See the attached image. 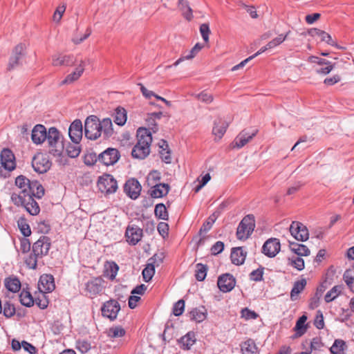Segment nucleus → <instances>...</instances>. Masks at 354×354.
<instances>
[{
	"mask_svg": "<svg viewBox=\"0 0 354 354\" xmlns=\"http://www.w3.org/2000/svg\"><path fill=\"white\" fill-rule=\"evenodd\" d=\"M264 268L260 266L250 274V279L254 281H261L263 280Z\"/></svg>",
	"mask_w": 354,
	"mask_h": 354,
	"instance_id": "e2e57ef3",
	"label": "nucleus"
},
{
	"mask_svg": "<svg viewBox=\"0 0 354 354\" xmlns=\"http://www.w3.org/2000/svg\"><path fill=\"white\" fill-rule=\"evenodd\" d=\"M114 122L118 126L122 127L125 124L127 120V112L122 106H118L113 115Z\"/></svg>",
	"mask_w": 354,
	"mask_h": 354,
	"instance_id": "2f4dec72",
	"label": "nucleus"
},
{
	"mask_svg": "<svg viewBox=\"0 0 354 354\" xmlns=\"http://www.w3.org/2000/svg\"><path fill=\"white\" fill-rule=\"evenodd\" d=\"M159 148H160V158L166 163H169L171 162V156H170V151L168 149V144L167 142L164 140H161L160 142L158 144Z\"/></svg>",
	"mask_w": 354,
	"mask_h": 354,
	"instance_id": "58836bf2",
	"label": "nucleus"
},
{
	"mask_svg": "<svg viewBox=\"0 0 354 354\" xmlns=\"http://www.w3.org/2000/svg\"><path fill=\"white\" fill-rule=\"evenodd\" d=\"M100 310L104 317L113 322L117 319L120 305L117 300L111 299L103 303Z\"/></svg>",
	"mask_w": 354,
	"mask_h": 354,
	"instance_id": "39448f33",
	"label": "nucleus"
},
{
	"mask_svg": "<svg viewBox=\"0 0 354 354\" xmlns=\"http://www.w3.org/2000/svg\"><path fill=\"white\" fill-rule=\"evenodd\" d=\"M228 126L229 124L222 118L216 119L212 128V133L215 136V139H221L224 136Z\"/></svg>",
	"mask_w": 354,
	"mask_h": 354,
	"instance_id": "5701e85b",
	"label": "nucleus"
},
{
	"mask_svg": "<svg viewBox=\"0 0 354 354\" xmlns=\"http://www.w3.org/2000/svg\"><path fill=\"white\" fill-rule=\"evenodd\" d=\"M306 286V280L301 279L294 283L293 287L290 292V299L292 301H295L299 297V294L301 292Z\"/></svg>",
	"mask_w": 354,
	"mask_h": 354,
	"instance_id": "72a5a7b5",
	"label": "nucleus"
},
{
	"mask_svg": "<svg viewBox=\"0 0 354 354\" xmlns=\"http://www.w3.org/2000/svg\"><path fill=\"white\" fill-rule=\"evenodd\" d=\"M291 235L297 241H305L308 239V230L305 225L299 221H292L290 226Z\"/></svg>",
	"mask_w": 354,
	"mask_h": 354,
	"instance_id": "1a4fd4ad",
	"label": "nucleus"
},
{
	"mask_svg": "<svg viewBox=\"0 0 354 354\" xmlns=\"http://www.w3.org/2000/svg\"><path fill=\"white\" fill-rule=\"evenodd\" d=\"M45 193L44 188L37 180H32L28 189L21 191L22 194H26L28 196L41 198Z\"/></svg>",
	"mask_w": 354,
	"mask_h": 354,
	"instance_id": "aec40b11",
	"label": "nucleus"
},
{
	"mask_svg": "<svg viewBox=\"0 0 354 354\" xmlns=\"http://www.w3.org/2000/svg\"><path fill=\"white\" fill-rule=\"evenodd\" d=\"M125 236L129 244L135 245L142 237V230L136 225L128 226L126 230Z\"/></svg>",
	"mask_w": 354,
	"mask_h": 354,
	"instance_id": "a211bd4d",
	"label": "nucleus"
},
{
	"mask_svg": "<svg viewBox=\"0 0 354 354\" xmlns=\"http://www.w3.org/2000/svg\"><path fill=\"white\" fill-rule=\"evenodd\" d=\"M49 147V153L55 157L62 155L64 149L63 137L56 127L48 129L46 139Z\"/></svg>",
	"mask_w": 354,
	"mask_h": 354,
	"instance_id": "f03ea898",
	"label": "nucleus"
},
{
	"mask_svg": "<svg viewBox=\"0 0 354 354\" xmlns=\"http://www.w3.org/2000/svg\"><path fill=\"white\" fill-rule=\"evenodd\" d=\"M104 281L101 277H95L85 283L86 295L93 298L100 294L103 289Z\"/></svg>",
	"mask_w": 354,
	"mask_h": 354,
	"instance_id": "9b49d317",
	"label": "nucleus"
},
{
	"mask_svg": "<svg viewBox=\"0 0 354 354\" xmlns=\"http://www.w3.org/2000/svg\"><path fill=\"white\" fill-rule=\"evenodd\" d=\"M179 10L183 17L187 21L192 20L193 10L191 8L189 1L187 0H178Z\"/></svg>",
	"mask_w": 354,
	"mask_h": 354,
	"instance_id": "c756f323",
	"label": "nucleus"
},
{
	"mask_svg": "<svg viewBox=\"0 0 354 354\" xmlns=\"http://www.w3.org/2000/svg\"><path fill=\"white\" fill-rule=\"evenodd\" d=\"M24 207L26 208V211L32 216L39 214L40 212L38 203L34 200L33 197H31V195L26 198V204L24 205Z\"/></svg>",
	"mask_w": 354,
	"mask_h": 354,
	"instance_id": "c9c22d12",
	"label": "nucleus"
},
{
	"mask_svg": "<svg viewBox=\"0 0 354 354\" xmlns=\"http://www.w3.org/2000/svg\"><path fill=\"white\" fill-rule=\"evenodd\" d=\"M308 33L313 37H319L321 41H325L328 45H336V42L332 39L331 36L324 30L314 28L308 30Z\"/></svg>",
	"mask_w": 354,
	"mask_h": 354,
	"instance_id": "bb28decb",
	"label": "nucleus"
},
{
	"mask_svg": "<svg viewBox=\"0 0 354 354\" xmlns=\"http://www.w3.org/2000/svg\"><path fill=\"white\" fill-rule=\"evenodd\" d=\"M289 247L290 250L298 257H307L310 254V251L308 247L303 244L289 242Z\"/></svg>",
	"mask_w": 354,
	"mask_h": 354,
	"instance_id": "473e14b6",
	"label": "nucleus"
},
{
	"mask_svg": "<svg viewBox=\"0 0 354 354\" xmlns=\"http://www.w3.org/2000/svg\"><path fill=\"white\" fill-rule=\"evenodd\" d=\"M97 161H98V155H97L94 152L87 153L84 156V163L86 165H93Z\"/></svg>",
	"mask_w": 354,
	"mask_h": 354,
	"instance_id": "774afa93",
	"label": "nucleus"
},
{
	"mask_svg": "<svg viewBox=\"0 0 354 354\" xmlns=\"http://www.w3.org/2000/svg\"><path fill=\"white\" fill-rule=\"evenodd\" d=\"M203 48V46L197 43L190 50H189V55H183V57L178 58V64L185 59H192Z\"/></svg>",
	"mask_w": 354,
	"mask_h": 354,
	"instance_id": "5fc2aeb1",
	"label": "nucleus"
},
{
	"mask_svg": "<svg viewBox=\"0 0 354 354\" xmlns=\"http://www.w3.org/2000/svg\"><path fill=\"white\" fill-rule=\"evenodd\" d=\"M342 290V286H335L325 295L324 300L326 303L333 301L339 296Z\"/></svg>",
	"mask_w": 354,
	"mask_h": 354,
	"instance_id": "49530a36",
	"label": "nucleus"
},
{
	"mask_svg": "<svg viewBox=\"0 0 354 354\" xmlns=\"http://www.w3.org/2000/svg\"><path fill=\"white\" fill-rule=\"evenodd\" d=\"M196 337L194 332H188L185 336L181 337L180 340H178V343L180 344L182 348L188 350L195 343Z\"/></svg>",
	"mask_w": 354,
	"mask_h": 354,
	"instance_id": "e433bc0d",
	"label": "nucleus"
},
{
	"mask_svg": "<svg viewBox=\"0 0 354 354\" xmlns=\"http://www.w3.org/2000/svg\"><path fill=\"white\" fill-rule=\"evenodd\" d=\"M207 266L203 263L196 265L195 277L198 281H203L207 275Z\"/></svg>",
	"mask_w": 354,
	"mask_h": 354,
	"instance_id": "09e8293b",
	"label": "nucleus"
},
{
	"mask_svg": "<svg viewBox=\"0 0 354 354\" xmlns=\"http://www.w3.org/2000/svg\"><path fill=\"white\" fill-rule=\"evenodd\" d=\"M162 115V113L161 111H155L147 114V118L146 119V121L148 122L149 126H151V129L154 133L158 131V126L155 122V120L160 119Z\"/></svg>",
	"mask_w": 354,
	"mask_h": 354,
	"instance_id": "79ce46f5",
	"label": "nucleus"
},
{
	"mask_svg": "<svg viewBox=\"0 0 354 354\" xmlns=\"http://www.w3.org/2000/svg\"><path fill=\"white\" fill-rule=\"evenodd\" d=\"M346 348V343L342 339H335L332 346L330 348L331 354H344L343 351Z\"/></svg>",
	"mask_w": 354,
	"mask_h": 354,
	"instance_id": "de8ad7c7",
	"label": "nucleus"
},
{
	"mask_svg": "<svg viewBox=\"0 0 354 354\" xmlns=\"http://www.w3.org/2000/svg\"><path fill=\"white\" fill-rule=\"evenodd\" d=\"M26 197H28L26 194L21 195L13 193L11 196V201L17 206H24L26 202Z\"/></svg>",
	"mask_w": 354,
	"mask_h": 354,
	"instance_id": "052dcab7",
	"label": "nucleus"
},
{
	"mask_svg": "<svg viewBox=\"0 0 354 354\" xmlns=\"http://www.w3.org/2000/svg\"><path fill=\"white\" fill-rule=\"evenodd\" d=\"M190 319L197 322H201L205 319L207 317L206 310L203 308L202 309L194 308L189 313Z\"/></svg>",
	"mask_w": 354,
	"mask_h": 354,
	"instance_id": "37998d69",
	"label": "nucleus"
},
{
	"mask_svg": "<svg viewBox=\"0 0 354 354\" xmlns=\"http://www.w3.org/2000/svg\"><path fill=\"white\" fill-rule=\"evenodd\" d=\"M257 130H254L250 133L246 129L241 131L233 141L232 144V147L238 149L242 148L257 135Z\"/></svg>",
	"mask_w": 354,
	"mask_h": 354,
	"instance_id": "2eb2a0df",
	"label": "nucleus"
},
{
	"mask_svg": "<svg viewBox=\"0 0 354 354\" xmlns=\"http://www.w3.org/2000/svg\"><path fill=\"white\" fill-rule=\"evenodd\" d=\"M4 285L8 290L14 293L18 292L21 289V282L14 275L6 277L4 280Z\"/></svg>",
	"mask_w": 354,
	"mask_h": 354,
	"instance_id": "7c9ffc66",
	"label": "nucleus"
},
{
	"mask_svg": "<svg viewBox=\"0 0 354 354\" xmlns=\"http://www.w3.org/2000/svg\"><path fill=\"white\" fill-rule=\"evenodd\" d=\"M38 286L41 292H51L55 288L53 276L47 274L41 275Z\"/></svg>",
	"mask_w": 354,
	"mask_h": 354,
	"instance_id": "412c9836",
	"label": "nucleus"
},
{
	"mask_svg": "<svg viewBox=\"0 0 354 354\" xmlns=\"http://www.w3.org/2000/svg\"><path fill=\"white\" fill-rule=\"evenodd\" d=\"M97 187L102 193L111 194L118 189L116 180L111 174H106L100 177L97 182Z\"/></svg>",
	"mask_w": 354,
	"mask_h": 354,
	"instance_id": "423d86ee",
	"label": "nucleus"
},
{
	"mask_svg": "<svg viewBox=\"0 0 354 354\" xmlns=\"http://www.w3.org/2000/svg\"><path fill=\"white\" fill-rule=\"evenodd\" d=\"M0 158L3 168L9 171H13L16 167L15 156L8 148H4L1 152Z\"/></svg>",
	"mask_w": 354,
	"mask_h": 354,
	"instance_id": "ddd939ff",
	"label": "nucleus"
},
{
	"mask_svg": "<svg viewBox=\"0 0 354 354\" xmlns=\"http://www.w3.org/2000/svg\"><path fill=\"white\" fill-rule=\"evenodd\" d=\"M32 166L36 172L44 174L50 169L51 162L44 154L39 153L33 157Z\"/></svg>",
	"mask_w": 354,
	"mask_h": 354,
	"instance_id": "0eeeda50",
	"label": "nucleus"
},
{
	"mask_svg": "<svg viewBox=\"0 0 354 354\" xmlns=\"http://www.w3.org/2000/svg\"><path fill=\"white\" fill-rule=\"evenodd\" d=\"M120 157V153L117 149L109 147L98 155V161L106 166L113 165Z\"/></svg>",
	"mask_w": 354,
	"mask_h": 354,
	"instance_id": "6e6552de",
	"label": "nucleus"
},
{
	"mask_svg": "<svg viewBox=\"0 0 354 354\" xmlns=\"http://www.w3.org/2000/svg\"><path fill=\"white\" fill-rule=\"evenodd\" d=\"M343 279L349 289L354 293V276L352 274V270H346L344 273Z\"/></svg>",
	"mask_w": 354,
	"mask_h": 354,
	"instance_id": "13d9d810",
	"label": "nucleus"
},
{
	"mask_svg": "<svg viewBox=\"0 0 354 354\" xmlns=\"http://www.w3.org/2000/svg\"><path fill=\"white\" fill-rule=\"evenodd\" d=\"M307 316L303 315L301 316L296 322L294 330L295 331V335L297 337H301L307 330V325L305 324L307 320Z\"/></svg>",
	"mask_w": 354,
	"mask_h": 354,
	"instance_id": "4c0bfd02",
	"label": "nucleus"
},
{
	"mask_svg": "<svg viewBox=\"0 0 354 354\" xmlns=\"http://www.w3.org/2000/svg\"><path fill=\"white\" fill-rule=\"evenodd\" d=\"M46 294V292L40 291L39 294L35 299V303L41 309L46 308L49 304L48 299Z\"/></svg>",
	"mask_w": 354,
	"mask_h": 354,
	"instance_id": "8fccbe9b",
	"label": "nucleus"
},
{
	"mask_svg": "<svg viewBox=\"0 0 354 354\" xmlns=\"http://www.w3.org/2000/svg\"><path fill=\"white\" fill-rule=\"evenodd\" d=\"M51 245L50 239L46 236H41L32 245V252L42 258L48 254Z\"/></svg>",
	"mask_w": 354,
	"mask_h": 354,
	"instance_id": "9d476101",
	"label": "nucleus"
},
{
	"mask_svg": "<svg viewBox=\"0 0 354 354\" xmlns=\"http://www.w3.org/2000/svg\"><path fill=\"white\" fill-rule=\"evenodd\" d=\"M200 32L203 37V39L205 43L209 42V35L210 34V30L207 24H203L200 26Z\"/></svg>",
	"mask_w": 354,
	"mask_h": 354,
	"instance_id": "338daca9",
	"label": "nucleus"
},
{
	"mask_svg": "<svg viewBox=\"0 0 354 354\" xmlns=\"http://www.w3.org/2000/svg\"><path fill=\"white\" fill-rule=\"evenodd\" d=\"M3 315L7 318H10L15 315L16 309L13 304L9 301L4 304L3 310L2 311Z\"/></svg>",
	"mask_w": 354,
	"mask_h": 354,
	"instance_id": "bf43d9fd",
	"label": "nucleus"
},
{
	"mask_svg": "<svg viewBox=\"0 0 354 354\" xmlns=\"http://www.w3.org/2000/svg\"><path fill=\"white\" fill-rule=\"evenodd\" d=\"M154 213L158 218L166 220L168 217V213L165 205L163 203L157 204L155 207Z\"/></svg>",
	"mask_w": 354,
	"mask_h": 354,
	"instance_id": "864d4df0",
	"label": "nucleus"
},
{
	"mask_svg": "<svg viewBox=\"0 0 354 354\" xmlns=\"http://www.w3.org/2000/svg\"><path fill=\"white\" fill-rule=\"evenodd\" d=\"M105 268L106 274L110 279H114L119 270L118 265L114 261L107 262V264L105 266Z\"/></svg>",
	"mask_w": 354,
	"mask_h": 354,
	"instance_id": "a18cd8bd",
	"label": "nucleus"
},
{
	"mask_svg": "<svg viewBox=\"0 0 354 354\" xmlns=\"http://www.w3.org/2000/svg\"><path fill=\"white\" fill-rule=\"evenodd\" d=\"M125 333V330L120 326L111 327L108 330V336L111 338L122 337Z\"/></svg>",
	"mask_w": 354,
	"mask_h": 354,
	"instance_id": "4d7b16f0",
	"label": "nucleus"
},
{
	"mask_svg": "<svg viewBox=\"0 0 354 354\" xmlns=\"http://www.w3.org/2000/svg\"><path fill=\"white\" fill-rule=\"evenodd\" d=\"M247 252L243 247L233 248L230 254L232 263L236 266L243 264L245 260Z\"/></svg>",
	"mask_w": 354,
	"mask_h": 354,
	"instance_id": "a878e982",
	"label": "nucleus"
},
{
	"mask_svg": "<svg viewBox=\"0 0 354 354\" xmlns=\"http://www.w3.org/2000/svg\"><path fill=\"white\" fill-rule=\"evenodd\" d=\"M66 152L70 158H77L81 152L80 143H68L66 147Z\"/></svg>",
	"mask_w": 354,
	"mask_h": 354,
	"instance_id": "c03bdc74",
	"label": "nucleus"
},
{
	"mask_svg": "<svg viewBox=\"0 0 354 354\" xmlns=\"http://www.w3.org/2000/svg\"><path fill=\"white\" fill-rule=\"evenodd\" d=\"M30 183L31 180H30L28 178L23 175L17 176L15 179L16 186L21 189L22 191L28 189V187L30 185Z\"/></svg>",
	"mask_w": 354,
	"mask_h": 354,
	"instance_id": "6e6d98bb",
	"label": "nucleus"
},
{
	"mask_svg": "<svg viewBox=\"0 0 354 354\" xmlns=\"http://www.w3.org/2000/svg\"><path fill=\"white\" fill-rule=\"evenodd\" d=\"M217 217L218 216L216 214V213H213L207 218V219L203 223L199 230L200 236L206 234L212 229L214 223L217 219Z\"/></svg>",
	"mask_w": 354,
	"mask_h": 354,
	"instance_id": "ea45409f",
	"label": "nucleus"
},
{
	"mask_svg": "<svg viewBox=\"0 0 354 354\" xmlns=\"http://www.w3.org/2000/svg\"><path fill=\"white\" fill-rule=\"evenodd\" d=\"M290 32L288 31L286 35H279L278 37H277L276 38L273 39L272 41L268 43V47L270 48L271 49L279 46L286 39Z\"/></svg>",
	"mask_w": 354,
	"mask_h": 354,
	"instance_id": "680f3d73",
	"label": "nucleus"
},
{
	"mask_svg": "<svg viewBox=\"0 0 354 354\" xmlns=\"http://www.w3.org/2000/svg\"><path fill=\"white\" fill-rule=\"evenodd\" d=\"M255 227L254 216L248 214L243 218L236 230V237L239 240L248 239L253 232Z\"/></svg>",
	"mask_w": 354,
	"mask_h": 354,
	"instance_id": "7ed1b4c3",
	"label": "nucleus"
},
{
	"mask_svg": "<svg viewBox=\"0 0 354 354\" xmlns=\"http://www.w3.org/2000/svg\"><path fill=\"white\" fill-rule=\"evenodd\" d=\"M143 280L145 282H149L151 280L155 274V266L152 263H148L145 269L142 270Z\"/></svg>",
	"mask_w": 354,
	"mask_h": 354,
	"instance_id": "3c124183",
	"label": "nucleus"
},
{
	"mask_svg": "<svg viewBox=\"0 0 354 354\" xmlns=\"http://www.w3.org/2000/svg\"><path fill=\"white\" fill-rule=\"evenodd\" d=\"M137 143L131 151L133 158L144 160L150 153V146L152 142V136L150 131L144 127H140L137 130Z\"/></svg>",
	"mask_w": 354,
	"mask_h": 354,
	"instance_id": "f257e3e1",
	"label": "nucleus"
},
{
	"mask_svg": "<svg viewBox=\"0 0 354 354\" xmlns=\"http://www.w3.org/2000/svg\"><path fill=\"white\" fill-rule=\"evenodd\" d=\"M241 350L243 354H257L258 347L255 342L252 339H248L241 344Z\"/></svg>",
	"mask_w": 354,
	"mask_h": 354,
	"instance_id": "f704fd0d",
	"label": "nucleus"
},
{
	"mask_svg": "<svg viewBox=\"0 0 354 354\" xmlns=\"http://www.w3.org/2000/svg\"><path fill=\"white\" fill-rule=\"evenodd\" d=\"M24 49L25 46L22 44H19L15 47L12 55L9 60L8 70H12L20 64V59L24 55Z\"/></svg>",
	"mask_w": 354,
	"mask_h": 354,
	"instance_id": "6ab92c4d",
	"label": "nucleus"
},
{
	"mask_svg": "<svg viewBox=\"0 0 354 354\" xmlns=\"http://www.w3.org/2000/svg\"><path fill=\"white\" fill-rule=\"evenodd\" d=\"M75 62V59L73 55H66L62 54H57L53 56L52 64L55 66H71Z\"/></svg>",
	"mask_w": 354,
	"mask_h": 354,
	"instance_id": "393cba45",
	"label": "nucleus"
},
{
	"mask_svg": "<svg viewBox=\"0 0 354 354\" xmlns=\"http://www.w3.org/2000/svg\"><path fill=\"white\" fill-rule=\"evenodd\" d=\"M82 123L80 120H74L68 129V135L71 141L74 143H80L82 138Z\"/></svg>",
	"mask_w": 354,
	"mask_h": 354,
	"instance_id": "dca6fc26",
	"label": "nucleus"
},
{
	"mask_svg": "<svg viewBox=\"0 0 354 354\" xmlns=\"http://www.w3.org/2000/svg\"><path fill=\"white\" fill-rule=\"evenodd\" d=\"M48 131L42 124H37L32 131L31 138L35 144L39 145L44 142L46 139Z\"/></svg>",
	"mask_w": 354,
	"mask_h": 354,
	"instance_id": "4be33fe9",
	"label": "nucleus"
},
{
	"mask_svg": "<svg viewBox=\"0 0 354 354\" xmlns=\"http://www.w3.org/2000/svg\"><path fill=\"white\" fill-rule=\"evenodd\" d=\"M85 137L95 140L101 136L100 119L94 115L88 116L84 121Z\"/></svg>",
	"mask_w": 354,
	"mask_h": 354,
	"instance_id": "20e7f679",
	"label": "nucleus"
},
{
	"mask_svg": "<svg viewBox=\"0 0 354 354\" xmlns=\"http://www.w3.org/2000/svg\"><path fill=\"white\" fill-rule=\"evenodd\" d=\"M142 189L141 185L136 178H130L124 185V193L131 199H136L140 194Z\"/></svg>",
	"mask_w": 354,
	"mask_h": 354,
	"instance_id": "f8f14e48",
	"label": "nucleus"
},
{
	"mask_svg": "<svg viewBox=\"0 0 354 354\" xmlns=\"http://www.w3.org/2000/svg\"><path fill=\"white\" fill-rule=\"evenodd\" d=\"M280 248L279 240L276 238H271L264 243L262 247V252L268 257H274L280 251Z\"/></svg>",
	"mask_w": 354,
	"mask_h": 354,
	"instance_id": "4468645a",
	"label": "nucleus"
},
{
	"mask_svg": "<svg viewBox=\"0 0 354 354\" xmlns=\"http://www.w3.org/2000/svg\"><path fill=\"white\" fill-rule=\"evenodd\" d=\"M19 301L23 306L26 307H31L35 304V299L31 293L24 289L22 290L19 295Z\"/></svg>",
	"mask_w": 354,
	"mask_h": 354,
	"instance_id": "a19ab883",
	"label": "nucleus"
},
{
	"mask_svg": "<svg viewBox=\"0 0 354 354\" xmlns=\"http://www.w3.org/2000/svg\"><path fill=\"white\" fill-rule=\"evenodd\" d=\"M164 258L165 254L163 252H157L149 259V263L153 264L155 267L159 266L162 263Z\"/></svg>",
	"mask_w": 354,
	"mask_h": 354,
	"instance_id": "0e129e2a",
	"label": "nucleus"
},
{
	"mask_svg": "<svg viewBox=\"0 0 354 354\" xmlns=\"http://www.w3.org/2000/svg\"><path fill=\"white\" fill-rule=\"evenodd\" d=\"M169 190V186L168 184H156L151 188V190L149 191L150 196L154 198H162L168 194Z\"/></svg>",
	"mask_w": 354,
	"mask_h": 354,
	"instance_id": "cd10ccee",
	"label": "nucleus"
},
{
	"mask_svg": "<svg viewBox=\"0 0 354 354\" xmlns=\"http://www.w3.org/2000/svg\"><path fill=\"white\" fill-rule=\"evenodd\" d=\"M38 258L39 257H36V255L32 252L25 259V263L29 268L36 269Z\"/></svg>",
	"mask_w": 354,
	"mask_h": 354,
	"instance_id": "69168bd1",
	"label": "nucleus"
},
{
	"mask_svg": "<svg viewBox=\"0 0 354 354\" xmlns=\"http://www.w3.org/2000/svg\"><path fill=\"white\" fill-rule=\"evenodd\" d=\"M89 63V59L86 60H81L80 64L76 68L75 71L73 73L68 75L64 79V80H63L62 84H70L78 80L83 73L85 66L86 65V64Z\"/></svg>",
	"mask_w": 354,
	"mask_h": 354,
	"instance_id": "b1692460",
	"label": "nucleus"
},
{
	"mask_svg": "<svg viewBox=\"0 0 354 354\" xmlns=\"http://www.w3.org/2000/svg\"><path fill=\"white\" fill-rule=\"evenodd\" d=\"M289 264L296 268L297 270H302L304 269V261L301 257H291L288 258Z\"/></svg>",
	"mask_w": 354,
	"mask_h": 354,
	"instance_id": "603ef678",
	"label": "nucleus"
},
{
	"mask_svg": "<svg viewBox=\"0 0 354 354\" xmlns=\"http://www.w3.org/2000/svg\"><path fill=\"white\" fill-rule=\"evenodd\" d=\"M235 283V279L232 274H225L218 277L217 285L221 291L228 292L234 288Z\"/></svg>",
	"mask_w": 354,
	"mask_h": 354,
	"instance_id": "f3484780",
	"label": "nucleus"
},
{
	"mask_svg": "<svg viewBox=\"0 0 354 354\" xmlns=\"http://www.w3.org/2000/svg\"><path fill=\"white\" fill-rule=\"evenodd\" d=\"M100 127L101 134L103 133V136L106 139L111 138L114 133L112 120L109 118H104L102 121L100 120Z\"/></svg>",
	"mask_w": 354,
	"mask_h": 354,
	"instance_id": "c85d7f7f",
	"label": "nucleus"
}]
</instances>
